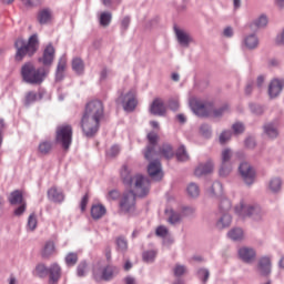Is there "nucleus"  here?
<instances>
[{"label":"nucleus","instance_id":"f257e3e1","mask_svg":"<svg viewBox=\"0 0 284 284\" xmlns=\"http://www.w3.org/2000/svg\"><path fill=\"white\" fill-rule=\"evenodd\" d=\"M120 176L123 181V184L133 187L138 196L143 197L150 194V180L141 174L132 176L130 166H128V164L122 165L120 170Z\"/></svg>","mask_w":284,"mask_h":284},{"label":"nucleus","instance_id":"f03ea898","mask_svg":"<svg viewBox=\"0 0 284 284\" xmlns=\"http://www.w3.org/2000/svg\"><path fill=\"white\" fill-rule=\"evenodd\" d=\"M21 77L24 83L41 85L48 77V71L45 68L37 69L32 62H27L21 67Z\"/></svg>","mask_w":284,"mask_h":284},{"label":"nucleus","instance_id":"7ed1b4c3","mask_svg":"<svg viewBox=\"0 0 284 284\" xmlns=\"http://www.w3.org/2000/svg\"><path fill=\"white\" fill-rule=\"evenodd\" d=\"M191 109L197 116H214L219 119L227 110V106L215 109L214 105L210 102H203L197 99H192L190 101Z\"/></svg>","mask_w":284,"mask_h":284},{"label":"nucleus","instance_id":"20e7f679","mask_svg":"<svg viewBox=\"0 0 284 284\" xmlns=\"http://www.w3.org/2000/svg\"><path fill=\"white\" fill-rule=\"evenodd\" d=\"M14 45L17 50L16 61H23L24 57H32L39 50V40L37 36H31L28 42L23 39H18Z\"/></svg>","mask_w":284,"mask_h":284},{"label":"nucleus","instance_id":"39448f33","mask_svg":"<svg viewBox=\"0 0 284 284\" xmlns=\"http://www.w3.org/2000/svg\"><path fill=\"white\" fill-rule=\"evenodd\" d=\"M72 125L62 124L57 128L55 142L63 148V150H70L72 145Z\"/></svg>","mask_w":284,"mask_h":284},{"label":"nucleus","instance_id":"423d86ee","mask_svg":"<svg viewBox=\"0 0 284 284\" xmlns=\"http://www.w3.org/2000/svg\"><path fill=\"white\" fill-rule=\"evenodd\" d=\"M136 196L133 191L124 192L120 199L119 207L122 214H134L136 212Z\"/></svg>","mask_w":284,"mask_h":284},{"label":"nucleus","instance_id":"0eeeda50","mask_svg":"<svg viewBox=\"0 0 284 284\" xmlns=\"http://www.w3.org/2000/svg\"><path fill=\"white\" fill-rule=\"evenodd\" d=\"M116 103H120L125 112H134L136 110V91H129L125 94H121L116 99Z\"/></svg>","mask_w":284,"mask_h":284},{"label":"nucleus","instance_id":"6e6552de","mask_svg":"<svg viewBox=\"0 0 284 284\" xmlns=\"http://www.w3.org/2000/svg\"><path fill=\"white\" fill-rule=\"evenodd\" d=\"M101 120H97L94 118H90L88 115H83L81 120V128L83 134L87 136H94L97 132H99Z\"/></svg>","mask_w":284,"mask_h":284},{"label":"nucleus","instance_id":"1a4fd4ad","mask_svg":"<svg viewBox=\"0 0 284 284\" xmlns=\"http://www.w3.org/2000/svg\"><path fill=\"white\" fill-rule=\"evenodd\" d=\"M83 115L101 121V119H103V102L99 100L89 102Z\"/></svg>","mask_w":284,"mask_h":284},{"label":"nucleus","instance_id":"9d476101","mask_svg":"<svg viewBox=\"0 0 284 284\" xmlns=\"http://www.w3.org/2000/svg\"><path fill=\"white\" fill-rule=\"evenodd\" d=\"M116 272V267L112 265H106L104 267H95L93 270V277L94 281H97L98 283H101V281H112Z\"/></svg>","mask_w":284,"mask_h":284},{"label":"nucleus","instance_id":"9b49d317","mask_svg":"<svg viewBox=\"0 0 284 284\" xmlns=\"http://www.w3.org/2000/svg\"><path fill=\"white\" fill-rule=\"evenodd\" d=\"M239 172L246 185H252L256 181V171L250 163L243 162L240 164Z\"/></svg>","mask_w":284,"mask_h":284},{"label":"nucleus","instance_id":"f8f14e48","mask_svg":"<svg viewBox=\"0 0 284 284\" xmlns=\"http://www.w3.org/2000/svg\"><path fill=\"white\" fill-rule=\"evenodd\" d=\"M235 214L242 219H245V216H258V214H261V207L247 206L244 202H241L237 206H235Z\"/></svg>","mask_w":284,"mask_h":284},{"label":"nucleus","instance_id":"ddd939ff","mask_svg":"<svg viewBox=\"0 0 284 284\" xmlns=\"http://www.w3.org/2000/svg\"><path fill=\"white\" fill-rule=\"evenodd\" d=\"M148 141L149 145L144 151V159H146V161H151V159H154V156H156V151L154 150V148H156V144L159 143V134H156L155 132H150L148 134Z\"/></svg>","mask_w":284,"mask_h":284},{"label":"nucleus","instance_id":"4468645a","mask_svg":"<svg viewBox=\"0 0 284 284\" xmlns=\"http://www.w3.org/2000/svg\"><path fill=\"white\" fill-rule=\"evenodd\" d=\"M54 54H57V50L52 44H48L43 50L42 57L39 58V62L45 68H50L54 62Z\"/></svg>","mask_w":284,"mask_h":284},{"label":"nucleus","instance_id":"2eb2a0df","mask_svg":"<svg viewBox=\"0 0 284 284\" xmlns=\"http://www.w3.org/2000/svg\"><path fill=\"white\" fill-rule=\"evenodd\" d=\"M148 172L153 181H161L163 179V170L159 161L151 162L148 166Z\"/></svg>","mask_w":284,"mask_h":284},{"label":"nucleus","instance_id":"dca6fc26","mask_svg":"<svg viewBox=\"0 0 284 284\" xmlns=\"http://www.w3.org/2000/svg\"><path fill=\"white\" fill-rule=\"evenodd\" d=\"M230 159H232V151L230 149L222 151V166L220 169V176H227V174L232 172V168L227 166Z\"/></svg>","mask_w":284,"mask_h":284},{"label":"nucleus","instance_id":"f3484780","mask_svg":"<svg viewBox=\"0 0 284 284\" xmlns=\"http://www.w3.org/2000/svg\"><path fill=\"white\" fill-rule=\"evenodd\" d=\"M150 112L154 116H165V103L161 100V98H156L150 105Z\"/></svg>","mask_w":284,"mask_h":284},{"label":"nucleus","instance_id":"a211bd4d","mask_svg":"<svg viewBox=\"0 0 284 284\" xmlns=\"http://www.w3.org/2000/svg\"><path fill=\"white\" fill-rule=\"evenodd\" d=\"M61 278V266L54 263L49 267V284H58Z\"/></svg>","mask_w":284,"mask_h":284},{"label":"nucleus","instance_id":"6ab92c4d","mask_svg":"<svg viewBox=\"0 0 284 284\" xmlns=\"http://www.w3.org/2000/svg\"><path fill=\"white\" fill-rule=\"evenodd\" d=\"M283 91V81L281 80H273L268 85V94L271 99L278 97Z\"/></svg>","mask_w":284,"mask_h":284},{"label":"nucleus","instance_id":"aec40b11","mask_svg":"<svg viewBox=\"0 0 284 284\" xmlns=\"http://www.w3.org/2000/svg\"><path fill=\"white\" fill-rule=\"evenodd\" d=\"M212 172H214V164L212 163V161H209L204 164H200L195 169L194 174L195 176H203L205 174H212Z\"/></svg>","mask_w":284,"mask_h":284},{"label":"nucleus","instance_id":"412c9836","mask_svg":"<svg viewBox=\"0 0 284 284\" xmlns=\"http://www.w3.org/2000/svg\"><path fill=\"white\" fill-rule=\"evenodd\" d=\"M37 19L41 26H45V23H50V21H52V9H49V8L41 9L38 12Z\"/></svg>","mask_w":284,"mask_h":284},{"label":"nucleus","instance_id":"4be33fe9","mask_svg":"<svg viewBox=\"0 0 284 284\" xmlns=\"http://www.w3.org/2000/svg\"><path fill=\"white\" fill-rule=\"evenodd\" d=\"M48 197L53 201L54 203H63V200L65 199V195H63V192L57 189L55 186H52L48 191Z\"/></svg>","mask_w":284,"mask_h":284},{"label":"nucleus","instance_id":"5701e85b","mask_svg":"<svg viewBox=\"0 0 284 284\" xmlns=\"http://www.w3.org/2000/svg\"><path fill=\"white\" fill-rule=\"evenodd\" d=\"M52 148H54V144L50 140H43L38 145V153L42 156H48L50 152H52Z\"/></svg>","mask_w":284,"mask_h":284},{"label":"nucleus","instance_id":"b1692460","mask_svg":"<svg viewBox=\"0 0 284 284\" xmlns=\"http://www.w3.org/2000/svg\"><path fill=\"white\" fill-rule=\"evenodd\" d=\"M239 256L245 263H250L256 256V252L248 247H242L239 250Z\"/></svg>","mask_w":284,"mask_h":284},{"label":"nucleus","instance_id":"393cba45","mask_svg":"<svg viewBox=\"0 0 284 284\" xmlns=\"http://www.w3.org/2000/svg\"><path fill=\"white\" fill-rule=\"evenodd\" d=\"M258 270L262 276H267V274L272 272V262L270 261V257H262L260 260Z\"/></svg>","mask_w":284,"mask_h":284},{"label":"nucleus","instance_id":"a878e982","mask_svg":"<svg viewBox=\"0 0 284 284\" xmlns=\"http://www.w3.org/2000/svg\"><path fill=\"white\" fill-rule=\"evenodd\" d=\"M158 154L166 160L174 159V149L170 144H162Z\"/></svg>","mask_w":284,"mask_h":284},{"label":"nucleus","instance_id":"bb28decb","mask_svg":"<svg viewBox=\"0 0 284 284\" xmlns=\"http://www.w3.org/2000/svg\"><path fill=\"white\" fill-rule=\"evenodd\" d=\"M9 203L11 205H19L21 203H26V200L23 199V192H21L20 190L11 192V194L9 195Z\"/></svg>","mask_w":284,"mask_h":284},{"label":"nucleus","instance_id":"cd10ccee","mask_svg":"<svg viewBox=\"0 0 284 284\" xmlns=\"http://www.w3.org/2000/svg\"><path fill=\"white\" fill-rule=\"evenodd\" d=\"M175 34L178 37V41L179 43H181V45H184L185 48H187L190 45V42L192 41V38L190 37V34H187L185 31L183 30H175Z\"/></svg>","mask_w":284,"mask_h":284},{"label":"nucleus","instance_id":"c85d7f7f","mask_svg":"<svg viewBox=\"0 0 284 284\" xmlns=\"http://www.w3.org/2000/svg\"><path fill=\"white\" fill-rule=\"evenodd\" d=\"M105 206L101 204H95L91 207V216L92 219L99 220L105 216Z\"/></svg>","mask_w":284,"mask_h":284},{"label":"nucleus","instance_id":"c756f323","mask_svg":"<svg viewBox=\"0 0 284 284\" xmlns=\"http://www.w3.org/2000/svg\"><path fill=\"white\" fill-rule=\"evenodd\" d=\"M165 214L168 216V223H170V225H176V223H179L182 219L181 214L176 213L172 209H166Z\"/></svg>","mask_w":284,"mask_h":284},{"label":"nucleus","instance_id":"7c9ffc66","mask_svg":"<svg viewBox=\"0 0 284 284\" xmlns=\"http://www.w3.org/2000/svg\"><path fill=\"white\" fill-rule=\"evenodd\" d=\"M232 224V215L224 213L223 216L217 221L216 226L219 230H225Z\"/></svg>","mask_w":284,"mask_h":284},{"label":"nucleus","instance_id":"2f4dec72","mask_svg":"<svg viewBox=\"0 0 284 284\" xmlns=\"http://www.w3.org/2000/svg\"><path fill=\"white\" fill-rule=\"evenodd\" d=\"M72 70L77 72V74H83V70H85V64L83 60L80 58H74L72 61Z\"/></svg>","mask_w":284,"mask_h":284},{"label":"nucleus","instance_id":"473e14b6","mask_svg":"<svg viewBox=\"0 0 284 284\" xmlns=\"http://www.w3.org/2000/svg\"><path fill=\"white\" fill-rule=\"evenodd\" d=\"M54 242L49 241L45 243L43 250H42V256L43 258H50V256H52V254H54Z\"/></svg>","mask_w":284,"mask_h":284},{"label":"nucleus","instance_id":"72a5a7b5","mask_svg":"<svg viewBox=\"0 0 284 284\" xmlns=\"http://www.w3.org/2000/svg\"><path fill=\"white\" fill-rule=\"evenodd\" d=\"M244 44L248 50H254V48L258 47V38L256 36L251 34L244 39Z\"/></svg>","mask_w":284,"mask_h":284},{"label":"nucleus","instance_id":"f704fd0d","mask_svg":"<svg viewBox=\"0 0 284 284\" xmlns=\"http://www.w3.org/2000/svg\"><path fill=\"white\" fill-rule=\"evenodd\" d=\"M50 268L45 266L44 264H38L36 267V275L40 278H45L49 276Z\"/></svg>","mask_w":284,"mask_h":284},{"label":"nucleus","instance_id":"c9c22d12","mask_svg":"<svg viewBox=\"0 0 284 284\" xmlns=\"http://www.w3.org/2000/svg\"><path fill=\"white\" fill-rule=\"evenodd\" d=\"M244 236L243 229H233L229 232V237H231L232 241H243Z\"/></svg>","mask_w":284,"mask_h":284},{"label":"nucleus","instance_id":"e433bc0d","mask_svg":"<svg viewBox=\"0 0 284 284\" xmlns=\"http://www.w3.org/2000/svg\"><path fill=\"white\" fill-rule=\"evenodd\" d=\"M264 132L271 139H276V136H278V130H276V126L272 123L264 125Z\"/></svg>","mask_w":284,"mask_h":284},{"label":"nucleus","instance_id":"4c0bfd02","mask_svg":"<svg viewBox=\"0 0 284 284\" xmlns=\"http://www.w3.org/2000/svg\"><path fill=\"white\" fill-rule=\"evenodd\" d=\"M38 223L39 221L37 220V214L31 213L28 217V224H27L28 230H30V232H34V230H37Z\"/></svg>","mask_w":284,"mask_h":284},{"label":"nucleus","instance_id":"58836bf2","mask_svg":"<svg viewBox=\"0 0 284 284\" xmlns=\"http://www.w3.org/2000/svg\"><path fill=\"white\" fill-rule=\"evenodd\" d=\"M111 22H112V13L102 12L100 14V26H103V28H108V26H110Z\"/></svg>","mask_w":284,"mask_h":284},{"label":"nucleus","instance_id":"ea45409f","mask_svg":"<svg viewBox=\"0 0 284 284\" xmlns=\"http://www.w3.org/2000/svg\"><path fill=\"white\" fill-rule=\"evenodd\" d=\"M65 68H68V60L65 58H60L57 67V77H63Z\"/></svg>","mask_w":284,"mask_h":284},{"label":"nucleus","instance_id":"a19ab883","mask_svg":"<svg viewBox=\"0 0 284 284\" xmlns=\"http://www.w3.org/2000/svg\"><path fill=\"white\" fill-rule=\"evenodd\" d=\"M178 161H190V155H187V151H185V146H180L175 153Z\"/></svg>","mask_w":284,"mask_h":284},{"label":"nucleus","instance_id":"79ce46f5","mask_svg":"<svg viewBox=\"0 0 284 284\" xmlns=\"http://www.w3.org/2000/svg\"><path fill=\"white\" fill-rule=\"evenodd\" d=\"M186 192L189 196H192L193 199L201 194V190L199 189V185H196L195 183L189 184Z\"/></svg>","mask_w":284,"mask_h":284},{"label":"nucleus","instance_id":"37998d69","mask_svg":"<svg viewBox=\"0 0 284 284\" xmlns=\"http://www.w3.org/2000/svg\"><path fill=\"white\" fill-rule=\"evenodd\" d=\"M79 261V255L77 253H68L65 256V263L69 267L77 265Z\"/></svg>","mask_w":284,"mask_h":284},{"label":"nucleus","instance_id":"c03bdc74","mask_svg":"<svg viewBox=\"0 0 284 284\" xmlns=\"http://www.w3.org/2000/svg\"><path fill=\"white\" fill-rule=\"evenodd\" d=\"M37 101V92L28 91L24 95V105H31Z\"/></svg>","mask_w":284,"mask_h":284},{"label":"nucleus","instance_id":"a18cd8bd","mask_svg":"<svg viewBox=\"0 0 284 284\" xmlns=\"http://www.w3.org/2000/svg\"><path fill=\"white\" fill-rule=\"evenodd\" d=\"M281 179L278 178H274L270 181L268 187L271 190V192H278V190H281Z\"/></svg>","mask_w":284,"mask_h":284},{"label":"nucleus","instance_id":"49530a36","mask_svg":"<svg viewBox=\"0 0 284 284\" xmlns=\"http://www.w3.org/2000/svg\"><path fill=\"white\" fill-rule=\"evenodd\" d=\"M211 191H212V194H215L216 196H221V194H223V184H221V182H214Z\"/></svg>","mask_w":284,"mask_h":284},{"label":"nucleus","instance_id":"de8ad7c7","mask_svg":"<svg viewBox=\"0 0 284 284\" xmlns=\"http://www.w3.org/2000/svg\"><path fill=\"white\" fill-rule=\"evenodd\" d=\"M232 207V203L227 199H222L220 201V211L221 212H229V210Z\"/></svg>","mask_w":284,"mask_h":284},{"label":"nucleus","instance_id":"09e8293b","mask_svg":"<svg viewBox=\"0 0 284 284\" xmlns=\"http://www.w3.org/2000/svg\"><path fill=\"white\" fill-rule=\"evenodd\" d=\"M154 258H156V252L148 251L143 253V261H145V263H152Z\"/></svg>","mask_w":284,"mask_h":284},{"label":"nucleus","instance_id":"8fccbe9b","mask_svg":"<svg viewBox=\"0 0 284 284\" xmlns=\"http://www.w3.org/2000/svg\"><path fill=\"white\" fill-rule=\"evenodd\" d=\"M116 245L120 252H125V250H128V241H125L123 237L116 239Z\"/></svg>","mask_w":284,"mask_h":284},{"label":"nucleus","instance_id":"3c124183","mask_svg":"<svg viewBox=\"0 0 284 284\" xmlns=\"http://www.w3.org/2000/svg\"><path fill=\"white\" fill-rule=\"evenodd\" d=\"M197 276L199 278H201V281L203 283H207V278H210V271L205 270V268H201L199 272H197Z\"/></svg>","mask_w":284,"mask_h":284},{"label":"nucleus","instance_id":"603ef678","mask_svg":"<svg viewBox=\"0 0 284 284\" xmlns=\"http://www.w3.org/2000/svg\"><path fill=\"white\" fill-rule=\"evenodd\" d=\"M119 152H121V148H119V145H113L106 151V156H119Z\"/></svg>","mask_w":284,"mask_h":284},{"label":"nucleus","instance_id":"864d4df0","mask_svg":"<svg viewBox=\"0 0 284 284\" xmlns=\"http://www.w3.org/2000/svg\"><path fill=\"white\" fill-rule=\"evenodd\" d=\"M27 207H28V203H26V202L20 203V206H18L14 210V212H13L14 216L23 215V213L26 212Z\"/></svg>","mask_w":284,"mask_h":284},{"label":"nucleus","instance_id":"5fc2aeb1","mask_svg":"<svg viewBox=\"0 0 284 284\" xmlns=\"http://www.w3.org/2000/svg\"><path fill=\"white\" fill-rule=\"evenodd\" d=\"M87 272H88V263L81 262L78 265V276H85Z\"/></svg>","mask_w":284,"mask_h":284},{"label":"nucleus","instance_id":"6e6d98bb","mask_svg":"<svg viewBox=\"0 0 284 284\" xmlns=\"http://www.w3.org/2000/svg\"><path fill=\"white\" fill-rule=\"evenodd\" d=\"M256 28H265L267 26V17L261 16L256 21H255Z\"/></svg>","mask_w":284,"mask_h":284},{"label":"nucleus","instance_id":"4d7b16f0","mask_svg":"<svg viewBox=\"0 0 284 284\" xmlns=\"http://www.w3.org/2000/svg\"><path fill=\"white\" fill-rule=\"evenodd\" d=\"M169 231H168V227L165 226H158V229L155 230L156 236H161L162 239H165Z\"/></svg>","mask_w":284,"mask_h":284},{"label":"nucleus","instance_id":"13d9d810","mask_svg":"<svg viewBox=\"0 0 284 284\" xmlns=\"http://www.w3.org/2000/svg\"><path fill=\"white\" fill-rule=\"evenodd\" d=\"M230 139H232V132L223 131L220 135V143H225L226 141H230Z\"/></svg>","mask_w":284,"mask_h":284},{"label":"nucleus","instance_id":"bf43d9fd","mask_svg":"<svg viewBox=\"0 0 284 284\" xmlns=\"http://www.w3.org/2000/svg\"><path fill=\"white\" fill-rule=\"evenodd\" d=\"M233 131L235 132V134H242V132H245V126L243 125V123H235L233 124Z\"/></svg>","mask_w":284,"mask_h":284},{"label":"nucleus","instance_id":"052dcab7","mask_svg":"<svg viewBox=\"0 0 284 284\" xmlns=\"http://www.w3.org/2000/svg\"><path fill=\"white\" fill-rule=\"evenodd\" d=\"M24 6L27 8H37V6H41V0H27L24 1Z\"/></svg>","mask_w":284,"mask_h":284},{"label":"nucleus","instance_id":"680f3d73","mask_svg":"<svg viewBox=\"0 0 284 284\" xmlns=\"http://www.w3.org/2000/svg\"><path fill=\"white\" fill-rule=\"evenodd\" d=\"M119 196H121V194L116 190L110 191L108 194L109 201H116V199H119Z\"/></svg>","mask_w":284,"mask_h":284},{"label":"nucleus","instance_id":"e2e57ef3","mask_svg":"<svg viewBox=\"0 0 284 284\" xmlns=\"http://www.w3.org/2000/svg\"><path fill=\"white\" fill-rule=\"evenodd\" d=\"M90 200V196L88 194H85L80 203V207L82 210V212H85V207H88V201Z\"/></svg>","mask_w":284,"mask_h":284},{"label":"nucleus","instance_id":"0e129e2a","mask_svg":"<svg viewBox=\"0 0 284 284\" xmlns=\"http://www.w3.org/2000/svg\"><path fill=\"white\" fill-rule=\"evenodd\" d=\"M185 272V266L184 265H176L174 267V274L176 276H183V273Z\"/></svg>","mask_w":284,"mask_h":284},{"label":"nucleus","instance_id":"69168bd1","mask_svg":"<svg viewBox=\"0 0 284 284\" xmlns=\"http://www.w3.org/2000/svg\"><path fill=\"white\" fill-rule=\"evenodd\" d=\"M169 106L171 108V110H179V100L174 99V100H170L169 102Z\"/></svg>","mask_w":284,"mask_h":284},{"label":"nucleus","instance_id":"338daca9","mask_svg":"<svg viewBox=\"0 0 284 284\" xmlns=\"http://www.w3.org/2000/svg\"><path fill=\"white\" fill-rule=\"evenodd\" d=\"M121 26L123 30H128V28H130V18L128 17L123 18Z\"/></svg>","mask_w":284,"mask_h":284},{"label":"nucleus","instance_id":"774afa93","mask_svg":"<svg viewBox=\"0 0 284 284\" xmlns=\"http://www.w3.org/2000/svg\"><path fill=\"white\" fill-rule=\"evenodd\" d=\"M246 148H254L256 145V142L254 141V138H248L245 140Z\"/></svg>","mask_w":284,"mask_h":284}]
</instances>
